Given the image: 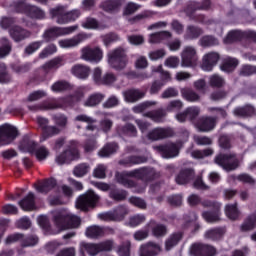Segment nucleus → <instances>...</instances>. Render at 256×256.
<instances>
[{
	"label": "nucleus",
	"mask_w": 256,
	"mask_h": 256,
	"mask_svg": "<svg viewBox=\"0 0 256 256\" xmlns=\"http://www.w3.org/2000/svg\"><path fill=\"white\" fill-rule=\"evenodd\" d=\"M53 221L58 229L57 233L66 229H75L81 225V219L67 210H59L53 212Z\"/></svg>",
	"instance_id": "f257e3e1"
},
{
	"label": "nucleus",
	"mask_w": 256,
	"mask_h": 256,
	"mask_svg": "<svg viewBox=\"0 0 256 256\" xmlns=\"http://www.w3.org/2000/svg\"><path fill=\"white\" fill-rule=\"evenodd\" d=\"M65 6H58L50 10L52 17H55L56 22L59 25H66V23H72V21H77L81 17V11L75 9L70 12L66 11Z\"/></svg>",
	"instance_id": "f03ea898"
},
{
	"label": "nucleus",
	"mask_w": 256,
	"mask_h": 256,
	"mask_svg": "<svg viewBox=\"0 0 256 256\" xmlns=\"http://www.w3.org/2000/svg\"><path fill=\"white\" fill-rule=\"evenodd\" d=\"M107 63L109 67L116 71H121L127 67V54L123 48H116L107 54Z\"/></svg>",
	"instance_id": "7ed1b4c3"
},
{
	"label": "nucleus",
	"mask_w": 256,
	"mask_h": 256,
	"mask_svg": "<svg viewBox=\"0 0 256 256\" xmlns=\"http://www.w3.org/2000/svg\"><path fill=\"white\" fill-rule=\"evenodd\" d=\"M14 7L18 13H23L28 19H45V11L43 9L25 3V0H17Z\"/></svg>",
	"instance_id": "20e7f679"
},
{
	"label": "nucleus",
	"mask_w": 256,
	"mask_h": 256,
	"mask_svg": "<svg viewBox=\"0 0 256 256\" xmlns=\"http://www.w3.org/2000/svg\"><path fill=\"white\" fill-rule=\"evenodd\" d=\"M103 55V49L99 46H85L80 50V59L88 63H101Z\"/></svg>",
	"instance_id": "39448f33"
},
{
	"label": "nucleus",
	"mask_w": 256,
	"mask_h": 256,
	"mask_svg": "<svg viewBox=\"0 0 256 256\" xmlns=\"http://www.w3.org/2000/svg\"><path fill=\"white\" fill-rule=\"evenodd\" d=\"M19 137V130L11 124L0 126V145H11Z\"/></svg>",
	"instance_id": "423d86ee"
},
{
	"label": "nucleus",
	"mask_w": 256,
	"mask_h": 256,
	"mask_svg": "<svg viewBox=\"0 0 256 256\" xmlns=\"http://www.w3.org/2000/svg\"><path fill=\"white\" fill-rule=\"evenodd\" d=\"M77 29H79L78 25L68 27H52L44 33L43 38L45 41H54V39H57V37H63L65 35L75 33Z\"/></svg>",
	"instance_id": "0eeeda50"
},
{
	"label": "nucleus",
	"mask_w": 256,
	"mask_h": 256,
	"mask_svg": "<svg viewBox=\"0 0 256 256\" xmlns=\"http://www.w3.org/2000/svg\"><path fill=\"white\" fill-rule=\"evenodd\" d=\"M181 67H195L199 61V56L197 55V49L193 46H186L183 48L181 54Z\"/></svg>",
	"instance_id": "6e6552de"
},
{
	"label": "nucleus",
	"mask_w": 256,
	"mask_h": 256,
	"mask_svg": "<svg viewBox=\"0 0 256 256\" xmlns=\"http://www.w3.org/2000/svg\"><path fill=\"white\" fill-rule=\"evenodd\" d=\"M99 197L95 192L89 190L85 194L81 195L76 201V209H81V211H87V209L97 205Z\"/></svg>",
	"instance_id": "1a4fd4ad"
},
{
	"label": "nucleus",
	"mask_w": 256,
	"mask_h": 256,
	"mask_svg": "<svg viewBox=\"0 0 256 256\" xmlns=\"http://www.w3.org/2000/svg\"><path fill=\"white\" fill-rule=\"evenodd\" d=\"M215 163L222 167L224 171H235L239 167V160L235 155H218L215 158Z\"/></svg>",
	"instance_id": "9d476101"
},
{
	"label": "nucleus",
	"mask_w": 256,
	"mask_h": 256,
	"mask_svg": "<svg viewBox=\"0 0 256 256\" xmlns=\"http://www.w3.org/2000/svg\"><path fill=\"white\" fill-rule=\"evenodd\" d=\"M17 241H20L22 247H33L39 243V238L35 235L25 238L23 234L16 233L9 235L6 238L5 243L6 245H9L11 243H17Z\"/></svg>",
	"instance_id": "9b49d317"
},
{
	"label": "nucleus",
	"mask_w": 256,
	"mask_h": 256,
	"mask_svg": "<svg viewBox=\"0 0 256 256\" xmlns=\"http://www.w3.org/2000/svg\"><path fill=\"white\" fill-rule=\"evenodd\" d=\"M240 39H252L256 41V32L253 30H246L244 32L241 30L230 31L224 39V43L229 44L234 41H239Z\"/></svg>",
	"instance_id": "f8f14e48"
},
{
	"label": "nucleus",
	"mask_w": 256,
	"mask_h": 256,
	"mask_svg": "<svg viewBox=\"0 0 256 256\" xmlns=\"http://www.w3.org/2000/svg\"><path fill=\"white\" fill-rule=\"evenodd\" d=\"M182 144L180 142L177 143H168L162 146H156L155 149L161 153V156L164 159H173V157H177L179 155V149H181Z\"/></svg>",
	"instance_id": "ddd939ff"
},
{
	"label": "nucleus",
	"mask_w": 256,
	"mask_h": 256,
	"mask_svg": "<svg viewBox=\"0 0 256 256\" xmlns=\"http://www.w3.org/2000/svg\"><path fill=\"white\" fill-rule=\"evenodd\" d=\"M144 176H145V170L139 169V170H134L130 172L117 173L116 180L118 181V183L125 185V187H133V182L129 177H137L138 179H141Z\"/></svg>",
	"instance_id": "4468645a"
},
{
	"label": "nucleus",
	"mask_w": 256,
	"mask_h": 256,
	"mask_svg": "<svg viewBox=\"0 0 256 256\" xmlns=\"http://www.w3.org/2000/svg\"><path fill=\"white\" fill-rule=\"evenodd\" d=\"M89 37H91V35L81 33L72 38H65L59 40L58 45L59 47H61V49H73L81 45V43H83V41H85L86 39H89Z\"/></svg>",
	"instance_id": "2eb2a0df"
},
{
	"label": "nucleus",
	"mask_w": 256,
	"mask_h": 256,
	"mask_svg": "<svg viewBox=\"0 0 256 256\" xmlns=\"http://www.w3.org/2000/svg\"><path fill=\"white\" fill-rule=\"evenodd\" d=\"M71 143L72 147H70V149H67L60 155L56 156V163L58 165H66L67 163H71V161H75L79 158V151L75 147V142Z\"/></svg>",
	"instance_id": "dca6fc26"
},
{
	"label": "nucleus",
	"mask_w": 256,
	"mask_h": 256,
	"mask_svg": "<svg viewBox=\"0 0 256 256\" xmlns=\"http://www.w3.org/2000/svg\"><path fill=\"white\" fill-rule=\"evenodd\" d=\"M190 253L193 256H215L217 250L209 245L194 244L190 248Z\"/></svg>",
	"instance_id": "f3484780"
},
{
	"label": "nucleus",
	"mask_w": 256,
	"mask_h": 256,
	"mask_svg": "<svg viewBox=\"0 0 256 256\" xmlns=\"http://www.w3.org/2000/svg\"><path fill=\"white\" fill-rule=\"evenodd\" d=\"M219 61V54L216 52H209L202 57L201 69L202 71H213V67Z\"/></svg>",
	"instance_id": "a211bd4d"
},
{
	"label": "nucleus",
	"mask_w": 256,
	"mask_h": 256,
	"mask_svg": "<svg viewBox=\"0 0 256 256\" xmlns=\"http://www.w3.org/2000/svg\"><path fill=\"white\" fill-rule=\"evenodd\" d=\"M9 35L13 39V41L19 43V41H23L31 37V32L24 28H21L20 26H14L9 29Z\"/></svg>",
	"instance_id": "6ab92c4d"
},
{
	"label": "nucleus",
	"mask_w": 256,
	"mask_h": 256,
	"mask_svg": "<svg viewBox=\"0 0 256 256\" xmlns=\"http://www.w3.org/2000/svg\"><path fill=\"white\" fill-rule=\"evenodd\" d=\"M161 253V246L159 244L149 242L140 247L139 256H157Z\"/></svg>",
	"instance_id": "aec40b11"
},
{
	"label": "nucleus",
	"mask_w": 256,
	"mask_h": 256,
	"mask_svg": "<svg viewBox=\"0 0 256 256\" xmlns=\"http://www.w3.org/2000/svg\"><path fill=\"white\" fill-rule=\"evenodd\" d=\"M173 135V130L171 128H156L149 132L148 138L152 141H157L159 139H165V137H171Z\"/></svg>",
	"instance_id": "412c9836"
},
{
	"label": "nucleus",
	"mask_w": 256,
	"mask_h": 256,
	"mask_svg": "<svg viewBox=\"0 0 256 256\" xmlns=\"http://www.w3.org/2000/svg\"><path fill=\"white\" fill-rule=\"evenodd\" d=\"M215 124V118L202 117L196 124V129H198V131L207 133V131H212V129H215Z\"/></svg>",
	"instance_id": "4be33fe9"
},
{
	"label": "nucleus",
	"mask_w": 256,
	"mask_h": 256,
	"mask_svg": "<svg viewBox=\"0 0 256 256\" xmlns=\"http://www.w3.org/2000/svg\"><path fill=\"white\" fill-rule=\"evenodd\" d=\"M71 73L78 79H87L91 74V68H89V66L78 64L71 68Z\"/></svg>",
	"instance_id": "5701e85b"
},
{
	"label": "nucleus",
	"mask_w": 256,
	"mask_h": 256,
	"mask_svg": "<svg viewBox=\"0 0 256 256\" xmlns=\"http://www.w3.org/2000/svg\"><path fill=\"white\" fill-rule=\"evenodd\" d=\"M63 65H65V60H63V57H56L46 62L41 69L44 71V73H49V71H52V69H59V67H63Z\"/></svg>",
	"instance_id": "b1692460"
},
{
	"label": "nucleus",
	"mask_w": 256,
	"mask_h": 256,
	"mask_svg": "<svg viewBox=\"0 0 256 256\" xmlns=\"http://www.w3.org/2000/svg\"><path fill=\"white\" fill-rule=\"evenodd\" d=\"M123 95L127 103H135V101H139V99H143V97H145V93L137 89L127 90L123 92Z\"/></svg>",
	"instance_id": "393cba45"
},
{
	"label": "nucleus",
	"mask_w": 256,
	"mask_h": 256,
	"mask_svg": "<svg viewBox=\"0 0 256 256\" xmlns=\"http://www.w3.org/2000/svg\"><path fill=\"white\" fill-rule=\"evenodd\" d=\"M19 206L22 211H33L35 209V195L33 193H28V195L21 201H19Z\"/></svg>",
	"instance_id": "a878e982"
},
{
	"label": "nucleus",
	"mask_w": 256,
	"mask_h": 256,
	"mask_svg": "<svg viewBox=\"0 0 256 256\" xmlns=\"http://www.w3.org/2000/svg\"><path fill=\"white\" fill-rule=\"evenodd\" d=\"M55 185H57V180L51 178L49 180L36 184L35 189L38 193H49V191H51V189H53Z\"/></svg>",
	"instance_id": "bb28decb"
},
{
	"label": "nucleus",
	"mask_w": 256,
	"mask_h": 256,
	"mask_svg": "<svg viewBox=\"0 0 256 256\" xmlns=\"http://www.w3.org/2000/svg\"><path fill=\"white\" fill-rule=\"evenodd\" d=\"M85 251L90 256H96L101 253L99 244L82 242L80 243V253H85Z\"/></svg>",
	"instance_id": "cd10ccee"
},
{
	"label": "nucleus",
	"mask_w": 256,
	"mask_h": 256,
	"mask_svg": "<svg viewBox=\"0 0 256 256\" xmlns=\"http://www.w3.org/2000/svg\"><path fill=\"white\" fill-rule=\"evenodd\" d=\"M238 65H239V60H237V58L226 57L224 58L220 69L225 73H231V71H235V68Z\"/></svg>",
	"instance_id": "c85d7f7f"
},
{
	"label": "nucleus",
	"mask_w": 256,
	"mask_h": 256,
	"mask_svg": "<svg viewBox=\"0 0 256 256\" xmlns=\"http://www.w3.org/2000/svg\"><path fill=\"white\" fill-rule=\"evenodd\" d=\"M19 149L23 151V153L34 154L35 149H37V144L31 139L25 138L20 142Z\"/></svg>",
	"instance_id": "c756f323"
},
{
	"label": "nucleus",
	"mask_w": 256,
	"mask_h": 256,
	"mask_svg": "<svg viewBox=\"0 0 256 256\" xmlns=\"http://www.w3.org/2000/svg\"><path fill=\"white\" fill-rule=\"evenodd\" d=\"M194 175H195V173L191 169L183 170L176 177V183H178V185H185L186 183H189L190 180L193 179Z\"/></svg>",
	"instance_id": "7c9ffc66"
},
{
	"label": "nucleus",
	"mask_w": 256,
	"mask_h": 256,
	"mask_svg": "<svg viewBox=\"0 0 256 256\" xmlns=\"http://www.w3.org/2000/svg\"><path fill=\"white\" fill-rule=\"evenodd\" d=\"M118 150L119 146L116 143H108L98 152V155L99 157H111Z\"/></svg>",
	"instance_id": "2f4dec72"
},
{
	"label": "nucleus",
	"mask_w": 256,
	"mask_h": 256,
	"mask_svg": "<svg viewBox=\"0 0 256 256\" xmlns=\"http://www.w3.org/2000/svg\"><path fill=\"white\" fill-rule=\"evenodd\" d=\"M118 133L121 137H137V128L133 124H126L118 128Z\"/></svg>",
	"instance_id": "473e14b6"
},
{
	"label": "nucleus",
	"mask_w": 256,
	"mask_h": 256,
	"mask_svg": "<svg viewBox=\"0 0 256 256\" xmlns=\"http://www.w3.org/2000/svg\"><path fill=\"white\" fill-rule=\"evenodd\" d=\"M169 38H171V32L169 31L153 33L149 35L148 43H161V41H165V39Z\"/></svg>",
	"instance_id": "72a5a7b5"
},
{
	"label": "nucleus",
	"mask_w": 256,
	"mask_h": 256,
	"mask_svg": "<svg viewBox=\"0 0 256 256\" xmlns=\"http://www.w3.org/2000/svg\"><path fill=\"white\" fill-rule=\"evenodd\" d=\"M121 5H123L122 0H109L102 4L104 11H108L109 13H115V11H119L121 9Z\"/></svg>",
	"instance_id": "f704fd0d"
},
{
	"label": "nucleus",
	"mask_w": 256,
	"mask_h": 256,
	"mask_svg": "<svg viewBox=\"0 0 256 256\" xmlns=\"http://www.w3.org/2000/svg\"><path fill=\"white\" fill-rule=\"evenodd\" d=\"M105 99V95L101 93H95L90 95L84 102L85 107H96L101 101Z\"/></svg>",
	"instance_id": "c9c22d12"
},
{
	"label": "nucleus",
	"mask_w": 256,
	"mask_h": 256,
	"mask_svg": "<svg viewBox=\"0 0 256 256\" xmlns=\"http://www.w3.org/2000/svg\"><path fill=\"white\" fill-rule=\"evenodd\" d=\"M233 113L235 117H250L255 114V108L253 106L238 107Z\"/></svg>",
	"instance_id": "e433bc0d"
},
{
	"label": "nucleus",
	"mask_w": 256,
	"mask_h": 256,
	"mask_svg": "<svg viewBox=\"0 0 256 256\" xmlns=\"http://www.w3.org/2000/svg\"><path fill=\"white\" fill-rule=\"evenodd\" d=\"M89 171H91V166H89V164L87 163H81L75 166L73 170V175L75 177H85V175H87Z\"/></svg>",
	"instance_id": "4c0bfd02"
},
{
	"label": "nucleus",
	"mask_w": 256,
	"mask_h": 256,
	"mask_svg": "<svg viewBox=\"0 0 256 256\" xmlns=\"http://www.w3.org/2000/svg\"><path fill=\"white\" fill-rule=\"evenodd\" d=\"M183 235L181 233H176L171 235L165 243L166 251H171L172 247H175L182 239Z\"/></svg>",
	"instance_id": "58836bf2"
},
{
	"label": "nucleus",
	"mask_w": 256,
	"mask_h": 256,
	"mask_svg": "<svg viewBox=\"0 0 256 256\" xmlns=\"http://www.w3.org/2000/svg\"><path fill=\"white\" fill-rule=\"evenodd\" d=\"M214 151L211 148L204 149V150H194L190 152L191 157L194 159H205V157H211Z\"/></svg>",
	"instance_id": "ea45409f"
},
{
	"label": "nucleus",
	"mask_w": 256,
	"mask_h": 256,
	"mask_svg": "<svg viewBox=\"0 0 256 256\" xmlns=\"http://www.w3.org/2000/svg\"><path fill=\"white\" fill-rule=\"evenodd\" d=\"M181 93H182L183 99H185L186 101H189L190 103H195L199 101V94H197L192 90L184 88L181 90Z\"/></svg>",
	"instance_id": "a19ab883"
},
{
	"label": "nucleus",
	"mask_w": 256,
	"mask_h": 256,
	"mask_svg": "<svg viewBox=\"0 0 256 256\" xmlns=\"http://www.w3.org/2000/svg\"><path fill=\"white\" fill-rule=\"evenodd\" d=\"M202 217L207 223H217L221 219V213L218 210L216 212H203Z\"/></svg>",
	"instance_id": "79ce46f5"
},
{
	"label": "nucleus",
	"mask_w": 256,
	"mask_h": 256,
	"mask_svg": "<svg viewBox=\"0 0 256 256\" xmlns=\"http://www.w3.org/2000/svg\"><path fill=\"white\" fill-rule=\"evenodd\" d=\"M153 15H155V12L150 11V10H145L139 14H137L136 16L132 17L130 19L131 23H139L140 21H145V19H149L151 17H153Z\"/></svg>",
	"instance_id": "37998d69"
},
{
	"label": "nucleus",
	"mask_w": 256,
	"mask_h": 256,
	"mask_svg": "<svg viewBox=\"0 0 256 256\" xmlns=\"http://www.w3.org/2000/svg\"><path fill=\"white\" fill-rule=\"evenodd\" d=\"M256 227V213L250 215L246 221L242 224V231H251V229H255Z\"/></svg>",
	"instance_id": "c03bdc74"
},
{
	"label": "nucleus",
	"mask_w": 256,
	"mask_h": 256,
	"mask_svg": "<svg viewBox=\"0 0 256 256\" xmlns=\"http://www.w3.org/2000/svg\"><path fill=\"white\" fill-rule=\"evenodd\" d=\"M141 9V5L134 3V2H128L124 8H123V15L128 16V15H133L134 13H137Z\"/></svg>",
	"instance_id": "a18cd8bd"
},
{
	"label": "nucleus",
	"mask_w": 256,
	"mask_h": 256,
	"mask_svg": "<svg viewBox=\"0 0 256 256\" xmlns=\"http://www.w3.org/2000/svg\"><path fill=\"white\" fill-rule=\"evenodd\" d=\"M225 214L228 219H238L239 218V210L237 209V204L226 205Z\"/></svg>",
	"instance_id": "49530a36"
},
{
	"label": "nucleus",
	"mask_w": 256,
	"mask_h": 256,
	"mask_svg": "<svg viewBox=\"0 0 256 256\" xmlns=\"http://www.w3.org/2000/svg\"><path fill=\"white\" fill-rule=\"evenodd\" d=\"M224 233H225V229H223V228L211 229L205 233V238L212 239V241H216V239H220V237Z\"/></svg>",
	"instance_id": "de8ad7c7"
},
{
	"label": "nucleus",
	"mask_w": 256,
	"mask_h": 256,
	"mask_svg": "<svg viewBox=\"0 0 256 256\" xmlns=\"http://www.w3.org/2000/svg\"><path fill=\"white\" fill-rule=\"evenodd\" d=\"M59 107H65V105L59 102H48L43 106H29L30 111H39L40 109H59Z\"/></svg>",
	"instance_id": "09e8293b"
},
{
	"label": "nucleus",
	"mask_w": 256,
	"mask_h": 256,
	"mask_svg": "<svg viewBox=\"0 0 256 256\" xmlns=\"http://www.w3.org/2000/svg\"><path fill=\"white\" fill-rule=\"evenodd\" d=\"M61 133V129L55 126H46L43 130L42 141H45L48 137H53V135H59Z\"/></svg>",
	"instance_id": "8fccbe9b"
},
{
	"label": "nucleus",
	"mask_w": 256,
	"mask_h": 256,
	"mask_svg": "<svg viewBox=\"0 0 256 256\" xmlns=\"http://www.w3.org/2000/svg\"><path fill=\"white\" fill-rule=\"evenodd\" d=\"M75 121H80L82 123H87V129L88 131H95V126L91 125V123H95V119L85 115V114H80L76 116Z\"/></svg>",
	"instance_id": "3c124183"
},
{
	"label": "nucleus",
	"mask_w": 256,
	"mask_h": 256,
	"mask_svg": "<svg viewBox=\"0 0 256 256\" xmlns=\"http://www.w3.org/2000/svg\"><path fill=\"white\" fill-rule=\"evenodd\" d=\"M101 235H103V228L99 226H92L86 230V236H88L90 239L101 237Z\"/></svg>",
	"instance_id": "603ef678"
},
{
	"label": "nucleus",
	"mask_w": 256,
	"mask_h": 256,
	"mask_svg": "<svg viewBox=\"0 0 256 256\" xmlns=\"http://www.w3.org/2000/svg\"><path fill=\"white\" fill-rule=\"evenodd\" d=\"M1 43L2 47H0V59H3V57H7V55L11 53V43L7 38H2Z\"/></svg>",
	"instance_id": "864d4df0"
},
{
	"label": "nucleus",
	"mask_w": 256,
	"mask_h": 256,
	"mask_svg": "<svg viewBox=\"0 0 256 256\" xmlns=\"http://www.w3.org/2000/svg\"><path fill=\"white\" fill-rule=\"evenodd\" d=\"M82 27L84 29H103V26L99 25L97 20L94 18H87L86 20L82 21Z\"/></svg>",
	"instance_id": "5fc2aeb1"
},
{
	"label": "nucleus",
	"mask_w": 256,
	"mask_h": 256,
	"mask_svg": "<svg viewBox=\"0 0 256 256\" xmlns=\"http://www.w3.org/2000/svg\"><path fill=\"white\" fill-rule=\"evenodd\" d=\"M34 154L38 161H45V159L49 157V150L45 148V146H40L37 149L35 148Z\"/></svg>",
	"instance_id": "6e6d98bb"
},
{
	"label": "nucleus",
	"mask_w": 256,
	"mask_h": 256,
	"mask_svg": "<svg viewBox=\"0 0 256 256\" xmlns=\"http://www.w3.org/2000/svg\"><path fill=\"white\" fill-rule=\"evenodd\" d=\"M153 105H157L155 101H146L132 108L134 113H143V111L149 109V107H153Z\"/></svg>",
	"instance_id": "4d7b16f0"
},
{
	"label": "nucleus",
	"mask_w": 256,
	"mask_h": 256,
	"mask_svg": "<svg viewBox=\"0 0 256 256\" xmlns=\"http://www.w3.org/2000/svg\"><path fill=\"white\" fill-rule=\"evenodd\" d=\"M67 89H69V83L65 81L55 82L51 86V91H53V93H61V91H67Z\"/></svg>",
	"instance_id": "13d9d810"
},
{
	"label": "nucleus",
	"mask_w": 256,
	"mask_h": 256,
	"mask_svg": "<svg viewBox=\"0 0 256 256\" xmlns=\"http://www.w3.org/2000/svg\"><path fill=\"white\" fill-rule=\"evenodd\" d=\"M200 45L202 47H213L215 45H219V40H217L216 38H213L212 36H204L200 40Z\"/></svg>",
	"instance_id": "bf43d9fd"
},
{
	"label": "nucleus",
	"mask_w": 256,
	"mask_h": 256,
	"mask_svg": "<svg viewBox=\"0 0 256 256\" xmlns=\"http://www.w3.org/2000/svg\"><path fill=\"white\" fill-rule=\"evenodd\" d=\"M167 55L165 49L153 50L149 52L148 57L150 61H159V59H163Z\"/></svg>",
	"instance_id": "052dcab7"
},
{
	"label": "nucleus",
	"mask_w": 256,
	"mask_h": 256,
	"mask_svg": "<svg viewBox=\"0 0 256 256\" xmlns=\"http://www.w3.org/2000/svg\"><path fill=\"white\" fill-rule=\"evenodd\" d=\"M53 53H57V46L55 44H50L40 52L39 57L40 59H47V57L53 55Z\"/></svg>",
	"instance_id": "680f3d73"
},
{
	"label": "nucleus",
	"mask_w": 256,
	"mask_h": 256,
	"mask_svg": "<svg viewBox=\"0 0 256 256\" xmlns=\"http://www.w3.org/2000/svg\"><path fill=\"white\" fill-rule=\"evenodd\" d=\"M186 115L190 121H193V119H196L199 117V114L201 113V108L197 106L188 107L186 110Z\"/></svg>",
	"instance_id": "e2e57ef3"
},
{
	"label": "nucleus",
	"mask_w": 256,
	"mask_h": 256,
	"mask_svg": "<svg viewBox=\"0 0 256 256\" xmlns=\"http://www.w3.org/2000/svg\"><path fill=\"white\" fill-rule=\"evenodd\" d=\"M256 74V66L252 65H243L240 68V75L243 77H249V75H255Z\"/></svg>",
	"instance_id": "0e129e2a"
},
{
	"label": "nucleus",
	"mask_w": 256,
	"mask_h": 256,
	"mask_svg": "<svg viewBox=\"0 0 256 256\" xmlns=\"http://www.w3.org/2000/svg\"><path fill=\"white\" fill-rule=\"evenodd\" d=\"M115 81H117V76H115V74H113L111 72H108L102 76V84L101 85L111 86V85H113V83H115Z\"/></svg>",
	"instance_id": "69168bd1"
},
{
	"label": "nucleus",
	"mask_w": 256,
	"mask_h": 256,
	"mask_svg": "<svg viewBox=\"0 0 256 256\" xmlns=\"http://www.w3.org/2000/svg\"><path fill=\"white\" fill-rule=\"evenodd\" d=\"M144 221H145V215L137 214L130 218L128 225L130 227H137V225H141V223H144Z\"/></svg>",
	"instance_id": "338daca9"
},
{
	"label": "nucleus",
	"mask_w": 256,
	"mask_h": 256,
	"mask_svg": "<svg viewBox=\"0 0 256 256\" xmlns=\"http://www.w3.org/2000/svg\"><path fill=\"white\" fill-rule=\"evenodd\" d=\"M13 23H15V18L7 17V16H2L0 18V27L5 31H7V29H9L11 25H13Z\"/></svg>",
	"instance_id": "774afa93"
}]
</instances>
